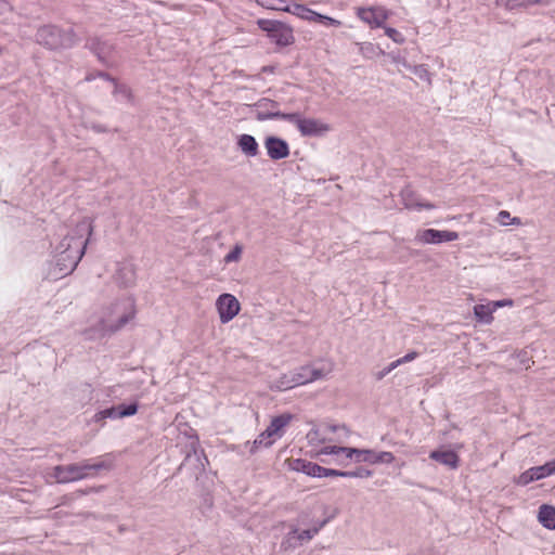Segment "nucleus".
<instances>
[{"label":"nucleus","instance_id":"1","mask_svg":"<svg viewBox=\"0 0 555 555\" xmlns=\"http://www.w3.org/2000/svg\"><path fill=\"white\" fill-rule=\"evenodd\" d=\"M93 231L88 218L79 221L75 228L57 244L49 263L48 276L60 280L70 274L85 255L86 247Z\"/></svg>","mask_w":555,"mask_h":555},{"label":"nucleus","instance_id":"2","mask_svg":"<svg viewBox=\"0 0 555 555\" xmlns=\"http://www.w3.org/2000/svg\"><path fill=\"white\" fill-rule=\"evenodd\" d=\"M134 315V301L131 298L120 299L102 311L95 331L99 336L111 335L121 330Z\"/></svg>","mask_w":555,"mask_h":555},{"label":"nucleus","instance_id":"3","mask_svg":"<svg viewBox=\"0 0 555 555\" xmlns=\"http://www.w3.org/2000/svg\"><path fill=\"white\" fill-rule=\"evenodd\" d=\"M276 118L294 124L302 137H321L331 130L330 125L322 119L306 118L299 113H282L280 111L264 112L261 109L258 114L259 121Z\"/></svg>","mask_w":555,"mask_h":555},{"label":"nucleus","instance_id":"4","mask_svg":"<svg viewBox=\"0 0 555 555\" xmlns=\"http://www.w3.org/2000/svg\"><path fill=\"white\" fill-rule=\"evenodd\" d=\"M113 466L112 462L98 460L94 463L83 461L68 465H57L53 468V477L59 483H69L93 477L99 470H107Z\"/></svg>","mask_w":555,"mask_h":555},{"label":"nucleus","instance_id":"5","mask_svg":"<svg viewBox=\"0 0 555 555\" xmlns=\"http://www.w3.org/2000/svg\"><path fill=\"white\" fill-rule=\"evenodd\" d=\"M35 40L39 46L56 51L73 48L78 37L73 28L63 29L54 24H46L37 28Z\"/></svg>","mask_w":555,"mask_h":555},{"label":"nucleus","instance_id":"6","mask_svg":"<svg viewBox=\"0 0 555 555\" xmlns=\"http://www.w3.org/2000/svg\"><path fill=\"white\" fill-rule=\"evenodd\" d=\"M321 455H339L343 454L345 459L353 460L354 463H369V464H391L395 461V455L388 451H374L371 449H357L349 447L324 446L319 451Z\"/></svg>","mask_w":555,"mask_h":555},{"label":"nucleus","instance_id":"7","mask_svg":"<svg viewBox=\"0 0 555 555\" xmlns=\"http://www.w3.org/2000/svg\"><path fill=\"white\" fill-rule=\"evenodd\" d=\"M294 416L289 413H283L273 417L269 426L253 441L250 453H255L259 448L271 447L278 439L282 438L285 428L289 425Z\"/></svg>","mask_w":555,"mask_h":555},{"label":"nucleus","instance_id":"8","mask_svg":"<svg viewBox=\"0 0 555 555\" xmlns=\"http://www.w3.org/2000/svg\"><path fill=\"white\" fill-rule=\"evenodd\" d=\"M257 26L267 34L268 38L278 47L284 48L295 42L294 29L289 25L276 21L259 18Z\"/></svg>","mask_w":555,"mask_h":555},{"label":"nucleus","instance_id":"9","mask_svg":"<svg viewBox=\"0 0 555 555\" xmlns=\"http://www.w3.org/2000/svg\"><path fill=\"white\" fill-rule=\"evenodd\" d=\"M292 372L293 382H295V385L297 387L325 378L332 372V365L322 367H315L313 365H302Z\"/></svg>","mask_w":555,"mask_h":555},{"label":"nucleus","instance_id":"10","mask_svg":"<svg viewBox=\"0 0 555 555\" xmlns=\"http://www.w3.org/2000/svg\"><path fill=\"white\" fill-rule=\"evenodd\" d=\"M216 309L218 311L220 322L222 324H227L238 314L241 305L235 296L224 293L217 298Z\"/></svg>","mask_w":555,"mask_h":555},{"label":"nucleus","instance_id":"11","mask_svg":"<svg viewBox=\"0 0 555 555\" xmlns=\"http://www.w3.org/2000/svg\"><path fill=\"white\" fill-rule=\"evenodd\" d=\"M459 233L455 231L448 230H436V229H425L418 230L415 234V241L421 244H441L447 242L456 241L459 238Z\"/></svg>","mask_w":555,"mask_h":555},{"label":"nucleus","instance_id":"12","mask_svg":"<svg viewBox=\"0 0 555 555\" xmlns=\"http://www.w3.org/2000/svg\"><path fill=\"white\" fill-rule=\"evenodd\" d=\"M357 16L372 28L384 27L388 12L383 7L358 8Z\"/></svg>","mask_w":555,"mask_h":555},{"label":"nucleus","instance_id":"13","mask_svg":"<svg viewBox=\"0 0 555 555\" xmlns=\"http://www.w3.org/2000/svg\"><path fill=\"white\" fill-rule=\"evenodd\" d=\"M268 156L273 160L286 158L289 155L288 143L278 137H268L264 140Z\"/></svg>","mask_w":555,"mask_h":555},{"label":"nucleus","instance_id":"14","mask_svg":"<svg viewBox=\"0 0 555 555\" xmlns=\"http://www.w3.org/2000/svg\"><path fill=\"white\" fill-rule=\"evenodd\" d=\"M402 203L406 209H434L435 205L431 203H423L418 199L417 195L410 188H404L400 193Z\"/></svg>","mask_w":555,"mask_h":555},{"label":"nucleus","instance_id":"15","mask_svg":"<svg viewBox=\"0 0 555 555\" xmlns=\"http://www.w3.org/2000/svg\"><path fill=\"white\" fill-rule=\"evenodd\" d=\"M139 405L137 402L130 404H119L118 406H112L102 410L105 418H122L132 416L138 412Z\"/></svg>","mask_w":555,"mask_h":555},{"label":"nucleus","instance_id":"16","mask_svg":"<svg viewBox=\"0 0 555 555\" xmlns=\"http://www.w3.org/2000/svg\"><path fill=\"white\" fill-rule=\"evenodd\" d=\"M291 468L295 472H300L306 474L307 476L314 478H321V473H324L322 470V466L304 459L294 460L291 463Z\"/></svg>","mask_w":555,"mask_h":555},{"label":"nucleus","instance_id":"17","mask_svg":"<svg viewBox=\"0 0 555 555\" xmlns=\"http://www.w3.org/2000/svg\"><path fill=\"white\" fill-rule=\"evenodd\" d=\"M429 457L451 469H456L460 464V457L454 451L434 450Z\"/></svg>","mask_w":555,"mask_h":555},{"label":"nucleus","instance_id":"18","mask_svg":"<svg viewBox=\"0 0 555 555\" xmlns=\"http://www.w3.org/2000/svg\"><path fill=\"white\" fill-rule=\"evenodd\" d=\"M115 280L125 287L132 285L135 281V269L133 264L129 262L119 263L115 274Z\"/></svg>","mask_w":555,"mask_h":555},{"label":"nucleus","instance_id":"19","mask_svg":"<svg viewBox=\"0 0 555 555\" xmlns=\"http://www.w3.org/2000/svg\"><path fill=\"white\" fill-rule=\"evenodd\" d=\"M237 146L248 157H256L259 153V145L250 134H241L237 139Z\"/></svg>","mask_w":555,"mask_h":555},{"label":"nucleus","instance_id":"20","mask_svg":"<svg viewBox=\"0 0 555 555\" xmlns=\"http://www.w3.org/2000/svg\"><path fill=\"white\" fill-rule=\"evenodd\" d=\"M326 520H315L312 521L311 526L307 529L299 530L296 527V539L299 541L300 545H302L306 542L311 541L319 531L325 526Z\"/></svg>","mask_w":555,"mask_h":555},{"label":"nucleus","instance_id":"21","mask_svg":"<svg viewBox=\"0 0 555 555\" xmlns=\"http://www.w3.org/2000/svg\"><path fill=\"white\" fill-rule=\"evenodd\" d=\"M491 301L487 304H478L474 307V315L477 322L482 324H490L493 321L494 313Z\"/></svg>","mask_w":555,"mask_h":555},{"label":"nucleus","instance_id":"22","mask_svg":"<svg viewBox=\"0 0 555 555\" xmlns=\"http://www.w3.org/2000/svg\"><path fill=\"white\" fill-rule=\"evenodd\" d=\"M538 519L544 528L555 530V507L547 504L541 505Z\"/></svg>","mask_w":555,"mask_h":555},{"label":"nucleus","instance_id":"23","mask_svg":"<svg viewBox=\"0 0 555 555\" xmlns=\"http://www.w3.org/2000/svg\"><path fill=\"white\" fill-rule=\"evenodd\" d=\"M287 13H291L300 20L308 21V22H314L317 12L307 8L304 4L293 3L289 4L287 9Z\"/></svg>","mask_w":555,"mask_h":555},{"label":"nucleus","instance_id":"24","mask_svg":"<svg viewBox=\"0 0 555 555\" xmlns=\"http://www.w3.org/2000/svg\"><path fill=\"white\" fill-rule=\"evenodd\" d=\"M542 0H495L496 5L507 11H514L521 8H528L540 3Z\"/></svg>","mask_w":555,"mask_h":555},{"label":"nucleus","instance_id":"25","mask_svg":"<svg viewBox=\"0 0 555 555\" xmlns=\"http://www.w3.org/2000/svg\"><path fill=\"white\" fill-rule=\"evenodd\" d=\"M359 53L365 59H374L384 55V50L372 42H359L357 43Z\"/></svg>","mask_w":555,"mask_h":555},{"label":"nucleus","instance_id":"26","mask_svg":"<svg viewBox=\"0 0 555 555\" xmlns=\"http://www.w3.org/2000/svg\"><path fill=\"white\" fill-rule=\"evenodd\" d=\"M292 377H293V372L282 374L280 377H278L276 379H274L271 383L270 388L272 390H278V391H285V390L295 388L296 385H295V382H293Z\"/></svg>","mask_w":555,"mask_h":555},{"label":"nucleus","instance_id":"27","mask_svg":"<svg viewBox=\"0 0 555 555\" xmlns=\"http://www.w3.org/2000/svg\"><path fill=\"white\" fill-rule=\"evenodd\" d=\"M256 3L267 10L287 12L288 0H255Z\"/></svg>","mask_w":555,"mask_h":555},{"label":"nucleus","instance_id":"28","mask_svg":"<svg viewBox=\"0 0 555 555\" xmlns=\"http://www.w3.org/2000/svg\"><path fill=\"white\" fill-rule=\"evenodd\" d=\"M296 527L292 526L291 530L286 533L281 542V548L284 551L296 548L300 546L299 541L296 539Z\"/></svg>","mask_w":555,"mask_h":555},{"label":"nucleus","instance_id":"29","mask_svg":"<svg viewBox=\"0 0 555 555\" xmlns=\"http://www.w3.org/2000/svg\"><path fill=\"white\" fill-rule=\"evenodd\" d=\"M307 440L311 447H320L325 443L326 438L320 428H312L307 434Z\"/></svg>","mask_w":555,"mask_h":555},{"label":"nucleus","instance_id":"30","mask_svg":"<svg viewBox=\"0 0 555 555\" xmlns=\"http://www.w3.org/2000/svg\"><path fill=\"white\" fill-rule=\"evenodd\" d=\"M539 480L534 467H531L524 473H521L516 479L515 483L518 486H527L532 481Z\"/></svg>","mask_w":555,"mask_h":555},{"label":"nucleus","instance_id":"31","mask_svg":"<svg viewBox=\"0 0 555 555\" xmlns=\"http://www.w3.org/2000/svg\"><path fill=\"white\" fill-rule=\"evenodd\" d=\"M534 469L539 480L555 474V459L546 462L543 465L534 466Z\"/></svg>","mask_w":555,"mask_h":555},{"label":"nucleus","instance_id":"32","mask_svg":"<svg viewBox=\"0 0 555 555\" xmlns=\"http://www.w3.org/2000/svg\"><path fill=\"white\" fill-rule=\"evenodd\" d=\"M256 119L258 120V114L262 111L264 112H274L279 111V104L275 101L269 99H261L256 104Z\"/></svg>","mask_w":555,"mask_h":555},{"label":"nucleus","instance_id":"33","mask_svg":"<svg viewBox=\"0 0 555 555\" xmlns=\"http://www.w3.org/2000/svg\"><path fill=\"white\" fill-rule=\"evenodd\" d=\"M195 460L197 462V468L203 472L205 470V464L208 463L207 457L203 453V451L194 450L192 453H189L185 457V464Z\"/></svg>","mask_w":555,"mask_h":555},{"label":"nucleus","instance_id":"34","mask_svg":"<svg viewBox=\"0 0 555 555\" xmlns=\"http://www.w3.org/2000/svg\"><path fill=\"white\" fill-rule=\"evenodd\" d=\"M496 220L501 225H508V224L520 225L521 224L520 218H517V217L512 218L511 214L507 210H501L498 214Z\"/></svg>","mask_w":555,"mask_h":555},{"label":"nucleus","instance_id":"35","mask_svg":"<svg viewBox=\"0 0 555 555\" xmlns=\"http://www.w3.org/2000/svg\"><path fill=\"white\" fill-rule=\"evenodd\" d=\"M404 66L408 67L414 75H416L420 79L430 82V74L425 65H408L403 62Z\"/></svg>","mask_w":555,"mask_h":555},{"label":"nucleus","instance_id":"36","mask_svg":"<svg viewBox=\"0 0 555 555\" xmlns=\"http://www.w3.org/2000/svg\"><path fill=\"white\" fill-rule=\"evenodd\" d=\"M243 253V247L240 244H236L225 256L224 263L238 262L241 260Z\"/></svg>","mask_w":555,"mask_h":555},{"label":"nucleus","instance_id":"37","mask_svg":"<svg viewBox=\"0 0 555 555\" xmlns=\"http://www.w3.org/2000/svg\"><path fill=\"white\" fill-rule=\"evenodd\" d=\"M385 34L387 37H389L393 42L402 44L405 41L404 36L398 31L396 28L392 27H385Z\"/></svg>","mask_w":555,"mask_h":555},{"label":"nucleus","instance_id":"38","mask_svg":"<svg viewBox=\"0 0 555 555\" xmlns=\"http://www.w3.org/2000/svg\"><path fill=\"white\" fill-rule=\"evenodd\" d=\"M372 476V472L366 468H358L352 472H344L343 477L347 478H369Z\"/></svg>","mask_w":555,"mask_h":555},{"label":"nucleus","instance_id":"39","mask_svg":"<svg viewBox=\"0 0 555 555\" xmlns=\"http://www.w3.org/2000/svg\"><path fill=\"white\" fill-rule=\"evenodd\" d=\"M314 22L322 23V24H325L327 26H336V27L341 25L340 21L335 20V18H333L331 16H327V15L320 14L318 12H317Z\"/></svg>","mask_w":555,"mask_h":555},{"label":"nucleus","instance_id":"40","mask_svg":"<svg viewBox=\"0 0 555 555\" xmlns=\"http://www.w3.org/2000/svg\"><path fill=\"white\" fill-rule=\"evenodd\" d=\"M398 366H399V363L397 362V360L392 361L391 363H389L387 366H385L382 371H379L376 374V378L383 379L385 376H387L390 372H392Z\"/></svg>","mask_w":555,"mask_h":555},{"label":"nucleus","instance_id":"41","mask_svg":"<svg viewBox=\"0 0 555 555\" xmlns=\"http://www.w3.org/2000/svg\"><path fill=\"white\" fill-rule=\"evenodd\" d=\"M322 470L324 473H321V478L322 477H343V474H344L343 470H336V469L326 468L323 466H322Z\"/></svg>","mask_w":555,"mask_h":555},{"label":"nucleus","instance_id":"42","mask_svg":"<svg viewBox=\"0 0 555 555\" xmlns=\"http://www.w3.org/2000/svg\"><path fill=\"white\" fill-rule=\"evenodd\" d=\"M417 357H418V353L416 351H410L402 358L397 359V362L399 363V365H401V364H404V363L415 360Z\"/></svg>","mask_w":555,"mask_h":555},{"label":"nucleus","instance_id":"43","mask_svg":"<svg viewBox=\"0 0 555 555\" xmlns=\"http://www.w3.org/2000/svg\"><path fill=\"white\" fill-rule=\"evenodd\" d=\"M491 304L493 306L494 311H496V309H499V308L513 306V300L512 299H502V300L491 301Z\"/></svg>","mask_w":555,"mask_h":555},{"label":"nucleus","instance_id":"44","mask_svg":"<svg viewBox=\"0 0 555 555\" xmlns=\"http://www.w3.org/2000/svg\"><path fill=\"white\" fill-rule=\"evenodd\" d=\"M13 8L7 0H0V15L12 12Z\"/></svg>","mask_w":555,"mask_h":555},{"label":"nucleus","instance_id":"45","mask_svg":"<svg viewBox=\"0 0 555 555\" xmlns=\"http://www.w3.org/2000/svg\"><path fill=\"white\" fill-rule=\"evenodd\" d=\"M90 129H92L93 131H95L98 133H104V132L108 131V129L104 125H101V124H91Z\"/></svg>","mask_w":555,"mask_h":555},{"label":"nucleus","instance_id":"46","mask_svg":"<svg viewBox=\"0 0 555 555\" xmlns=\"http://www.w3.org/2000/svg\"><path fill=\"white\" fill-rule=\"evenodd\" d=\"M116 92H120L127 98L130 96V92L126 87H120V86L116 85Z\"/></svg>","mask_w":555,"mask_h":555},{"label":"nucleus","instance_id":"47","mask_svg":"<svg viewBox=\"0 0 555 555\" xmlns=\"http://www.w3.org/2000/svg\"><path fill=\"white\" fill-rule=\"evenodd\" d=\"M335 456H336V463L340 464V465H346L350 461L348 459H345V456L343 454L335 455Z\"/></svg>","mask_w":555,"mask_h":555},{"label":"nucleus","instance_id":"48","mask_svg":"<svg viewBox=\"0 0 555 555\" xmlns=\"http://www.w3.org/2000/svg\"><path fill=\"white\" fill-rule=\"evenodd\" d=\"M104 420H106V418L104 417V414H103L102 410L96 412L94 414V416H93V421L96 422V423L102 422Z\"/></svg>","mask_w":555,"mask_h":555},{"label":"nucleus","instance_id":"49","mask_svg":"<svg viewBox=\"0 0 555 555\" xmlns=\"http://www.w3.org/2000/svg\"><path fill=\"white\" fill-rule=\"evenodd\" d=\"M93 42H94V40H92L91 42H89V43H88V46L90 47V49L95 50V48H94V46H93Z\"/></svg>","mask_w":555,"mask_h":555},{"label":"nucleus","instance_id":"50","mask_svg":"<svg viewBox=\"0 0 555 555\" xmlns=\"http://www.w3.org/2000/svg\"><path fill=\"white\" fill-rule=\"evenodd\" d=\"M101 77L105 78V79H109L108 76L106 74H102Z\"/></svg>","mask_w":555,"mask_h":555},{"label":"nucleus","instance_id":"51","mask_svg":"<svg viewBox=\"0 0 555 555\" xmlns=\"http://www.w3.org/2000/svg\"><path fill=\"white\" fill-rule=\"evenodd\" d=\"M112 82H113V85H115V86L117 85V83H116V81H115V79H112Z\"/></svg>","mask_w":555,"mask_h":555},{"label":"nucleus","instance_id":"52","mask_svg":"<svg viewBox=\"0 0 555 555\" xmlns=\"http://www.w3.org/2000/svg\"><path fill=\"white\" fill-rule=\"evenodd\" d=\"M112 82H113V85H115V86L117 85V83H116V81H115V79H112Z\"/></svg>","mask_w":555,"mask_h":555}]
</instances>
